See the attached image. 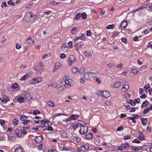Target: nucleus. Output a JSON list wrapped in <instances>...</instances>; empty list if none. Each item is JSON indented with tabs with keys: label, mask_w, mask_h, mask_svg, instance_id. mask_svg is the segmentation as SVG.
<instances>
[{
	"label": "nucleus",
	"mask_w": 152,
	"mask_h": 152,
	"mask_svg": "<svg viewBox=\"0 0 152 152\" xmlns=\"http://www.w3.org/2000/svg\"><path fill=\"white\" fill-rule=\"evenodd\" d=\"M29 118L30 117H27L25 115H21L20 119V121H24L22 122V124L24 125H26L28 123L30 122L31 121L30 120H27V118Z\"/></svg>",
	"instance_id": "f257e3e1"
},
{
	"label": "nucleus",
	"mask_w": 152,
	"mask_h": 152,
	"mask_svg": "<svg viewBox=\"0 0 152 152\" xmlns=\"http://www.w3.org/2000/svg\"><path fill=\"white\" fill-rule=\"evenodd\" d=\"M88 130V128L87 127L85 126H81L79 133L81 134H86Z\"/></svg>",
	"instance_id": "f03ea898"
},
{
	"label": "nucleus",
	"mask_w": 152,
	"mask_h": 152,
	"mask_svg": "<svg viewBox=\"0 0 152 152\" xmlns=\"http://www.w3.org/2000/svg\"><path fill=\"white\" fill-rule=\"evenodd\" d=\"M75 56L73 55H70L68 59L69 65L71 66L72 63L75 62Z\"/></svg>",
	"instance_id": "7ed1b4c3"
},
{
	"label": "nucleus",
	"mask_w": 152,
	"mask_h": 152,
	"mask_svg": "<svg viewBox=\"0 0 152 152\" xmlns=\"http://www.w3.org/2000/svg\"><path fill=\"white\" fill-rule=\"evenodd\" d=\"M24 18L26 19L27 20L30 21V20H31V19L33 18V15L30 12H28L26 13Z\"/></svg>",
	"instance_id": "20e7f679"
},
{
	"label": "nucleus",
	"mask_w": 152,
	"mask_h": 152,
	"mask_svg": "<svg viewBox=\"0 0 152 152\" xmlns=\"http://www.w3.org/2000/svg\"><path fill=\"white\" fill-rule=\"evenodd\" d=\"M15 152H23V148L21 146L19 145L15 146Z\"/></svg>",
	"instance_id": "39448f33"
},
{
	"label": "nucleus",
	"mask_w": 152,
	"mask_h": 152,
	"mask_svg": "<svg viewBox=\"0 0 152 152\" xmlns=\"http://www.w3.org/2000/svg\"><path fill=\"white\" fill-rule=\"evenodd\" d=\"M64 83L70 86H73L74 84V82L71 79H68V80L66 78V80L64 81Z\"/></svg>",
	"instance_id": "423d86ee"
},
{
	"label": "nucleus",
	"mask_w": 152,
	"mask_h": 152,
	"mask_svg": "<svg viewBox=\"0 0 152 152\" xmlns=\"http://www.w3.org/2000/svg\"><path fill=\"white\" fill-rule=\"evenodd\" d=\"M121 83L120 81H118L115 82V83L111 84L110 86L112 88H119L121 85Z\"/></svg>",
	"instance_id": "0eeeda50"
},
{
	"label": "nucleus",
	"mask_w": 152,
	"mask_h": 152,
	"mask_svg": "<svg viewBox=\"0 0 152 152\" xmlns=\"http://www.w3.org/2000/svg\"><path fill=\"white\" fill-rule=\"evenodd\" d=\"M89 145L88 144H86L81 146L80 149L82 151H85L89 149Z\"/></svg>",
	"instance_id": "6e6552de"
},
{
	"label": "nucleus",
	"mask_w": 152,
	"mask_h": 152,
	"mask_svg": "<svg viewBox=\"0 0 152 152\" xmlns=\"http://www.w3.org/2000/svg\"><path fill=\"white\" fill-rule=\"evenodd\" d=\"M72 139L75 143H77L80 140V138L77 135H73L72 136Z\"/></svg>",
	"instance_id": "1a4fd4ad"
},
{
	"label": "nucleus",
	"mask_w": 152,
	"mask_h": 152,
	"mask_svg": "<svg viewBox=\"0 0 152 152\" xmlns=\"http://www.w3.org/2000/svg\"><path fill=\"white\" fill-rule=\"evenodd\" d=\"M85 35L82 34L81 35V36L76 37L75 39H74V41L75 42L77 41L78 40L80 39L81 40H85Z\"/></svg>",
	"instance_id": "9d476101"
},
{
	"label": "nucleus",
	"mask_w": 152,
	"mask_h": 152,
	"mask_svg": "<svg viewBox=\"0 0 152 152\" xmlns=\"http://www.w3.org/2000/svg\"><path fill=\"white\" fill-rule=\"evenodd\" d=\"M42 81V79L41 78L39 77L37 78L36 79H33L32 80V84H35L36 83H37L40 82Z\"/></svg>",
	"instance_id": "9b49d317"
},
{
	"label": "nucleus",
	"mask_w": 152,
	"mask_h": 152,
	"mask_svg": "<svg viewBox=\"0 0 152 152\" xmlns=\"http://www.w3.org/2000/svg\"><path fill=\"white\" fill-rule=\"evenodd\" d=\"M127 25V22L126 20H124L121 24V27L122 29H124L126 28Z\"/></svg>",
	"instance_id": "f8f14e48"
},
{
	"label": "nucleus",
	"mask_w": 152,
	"mask_h": 152,
	"mask_svg": "<svg viewBox=\"0 0 152 152\" xmlns=\"http://www.w3.org/2000/svg\"><path fill=\"white\" fill-rule=\"evenodd\" d=\"M103 96L106 98H107L110 96V94L107 91H103Z\"/></svg>",
	"instance_id": "ddd939ff"
},
{
	"label": "nucleus",
	"mask_w": 152,
	"mask_h": 152,
	"mask_svg": "<svg viewBox=\"0 0 152 152\" xmlns=\"http://www.w3.org/2000/svg\"><path fill=\"white\" fill-rule=\"evenodd\" d=\"M43 136H40L37 137L35 138V141L38 143L40 142L43 140Z\"/></svg>",
	"instance_id": "4468645a"
},
{
	"label": "nucleus",
	"mask_w": 152,
	"mask_h": 152,
	"mask_svg": "<svg viewBox=\"0 0 152 152\" xmlns=\"http://www.w3.org/2000/svg\"><path fill=\"white\" fill-rule=\"evenodd\" d=\"M61 66V64L60 63L58 62L56 63L55 64V66L53 70V72H54L57 69H58Z\"/></svg>",
	"instance_id": "2eb2a0df"
},
{
	"label": "nucleus",
	"mask_w": 152,
	"mask_h": 152,
	"mask_svg": "<svg viewBox=\"0 0 152 152\" xmlns=\"http://www.w3.org/2000/svg\"><path fill=\"white\" fill-rule=\"evenodd\" d=\"M26 42L31 45H33L34 43V41L32 39V38L31 37H29L27 39Z\"/></svg>",
	"instance_id": "dca6fc26"
},
{
	"label": "nucleus",
	"mask_w": 152,
	"mask_h": 152,
	"mask_svg": "<svg viewBox=\"0 0 152 152\" xmlns=\"http://www.w3.org/2000/svg\"><path fill=\"white\" fill-rule=\"evenodd\" d=\"M129 88V86L128 84H125L124 85V86L122 87V88L121 89V91L123 92H126L127 89Z\"/></svg>",
	"instance_id": "f3484780"
},
{
	"label": "nucleus",
	"mask_w": 152,
	"mask_h": 152,
	"mask_svg": "<svg viewBox=\"0 0 152 152\" xmlns=\"http://www.w3.org/2000/svg\"><path fill=\"white\" fill-rule=\"evenodd\" d=\"M4 96L6 98H2L0 97V100L3 103H4L5 104L8 101L7 99L9 100V98L7 97V96L6 95H4Z\"/></svg>",
	"instance_id": "a211bd4d"
},
{
	"label": "nucleus",
	"mask_w": 152,
	"mask_h": 152,
	"mask_svg": "<svg viewBox=\"0 0 152 152\" xmlns=\"http://www.w3.org/2000/svg\"><path fill=\"white\" fill-rule=\"evenodd\" d=\"M83 76L85 79L87 80H91V78L90 77L89 73H85L83 75Z\"/></svg>",
	"instance_id": "6ab92c4d"
},
{
	"label": "nucleus",
	"mask_w": 152,
	"mask_h": 152,
	"mask_svg": "<svg viewBox=\"0 0 152 152\" xmlns=\"http://www.w3.org/2000/svg\"><path fill=\"white\" fill-rule=\"evenodd\" d=\"M138 139L140 140H145V137L144 134L141 132L139 133V135L138 137Z\"/></svg>",
	"instance_id": "aec40b11"
},
{
	"label": "nucleus",
	"mask_w": 152,
	"mask_h": 152,
	"mask_svg": "<svg viewBox=\"0 0 152 152\" xmlns=\"http://www.w3.org/2000/svg\"><path fill=\"white\" fill-rule=\"evenodd\" d=\"M93 135L91 133H89L86 135L85 138L87 140H90L92 138Z\"/></svg>",
	"instance_id": "412c9836"
},
{
	"label": "nucleus",
	"mask_w": 152,
	"mask_h": 152,
	"mask_svg": "<svg viewBox=\"0 0 152 152\" xmlns=\"http://www.w3.org/2000/svg\"><path fill=\"white\" fill-rule=\"evenodd\" d=\"M10 140L12 141L14 139H15L16 137V136L15 134H10L8 136Z\"/></svg>",
	"instance_id": "4be33fe9"
},
{
	"label": "nucleus",
	"mask_w": 152,
	"mask_h": 152,
	"mask_svg": "<svg viewBox=\"0 0 152 152\" xmlns=\"http://www.w3.org/2000/svg\"><path fill=\"white\" fill-rule=\"evenodd\" d=\"M19 121V120L18 118H14L12 121L13 125L14 126H17L18 124V122Z\"/></svg>",
	"instance_id": "5701e85b"
},
{
	"label": "nucleus",
	"mask_w": 152,
	"mask_h": 152,
	"mask_svg": "<svg viewBox=\"0 0 152 152\" xmlns=\"http://www.w3.org/2000/svg\"><path fill=\"white\" fill-rule=\"evenodd\" d=\"M141 121L142 125L143 126H145L147 122L148 119L147 118H142L141 119Z\"/></svg>",
	"instance_id": "b1692460"
},
{
	"label": "nucleus",
	"mask_w": 152,
	"mask_h": 152,
	"mask_svg": "<svg viewBox=\"0 0 152 152\" xmlns=\"http://www.w3.org/2000/svg\"><path fill=\"white\" fill-rule=\"evenodd\" d=\"M29 74L27 73L26 74L24 75L20 79V80L23 81L25 80L29 76Z\"/></svg>",
	"instance_id": "393cba45"
},
{
	"label": "nucleus",
	"mask_w": 152,
	"mask_h": 152,
	"mask_svg": "<svg viewBox=\"0 0 152 152\" xmlns=\"http://www.w3.org/2000/svg\"><path fill=\"white\" fill-rule=\"evenodd\" d=\"M18 101L20 103L25 102V99L22 97H19L18 99Z\"/></svg>",
	"instance_id": "a878e982"
},
{
	"label": "nucleus",
	"mask_w": 152,
	"mask_h": 152,
	"mask_svg": "<svg viewBox=\"0 0 152 152\" xmlns=\"http://www.w3.org/2000/svg\"><path fill=\"white\" fill-rule=\"evenodd\" d=\"M84 54L85 56L88 58H90L92 56V53L91 52L85 51L84 53Z\"/></svg>",
	"instance_id": "bb28decb"
},
{
	"label": "nucleus",
	"mask_w": 152,
	"mask_h": 152,
	"mask_svg": "<svg viewBox=\"0 0 152 152\" xmlns=\"http://www.w3.org/2000/svg\"><path fill=\"white\" fill-rule=\"evenodd\" d=\"M127 103H129L132 106H135L136 104L133 101V100L130 99H128L127 101Z\"/></svg>",
	"instance_id": "cd10ccee"
},
{
	"label": "nucleus",
	"mask_w": 152,
	"mask_h": 152,
	"mask_svg": "<svg viewBox=\"0 0 152 152\" xmlns=\"http://www.w3.org/2000/svg\"><path fill=\"white\" fill-rule=\"evenodd\" d=\"M15 133L18 137H21V134L20 133V130L19 129H16L15 131Z\"/></svg>",
	"instance_id": "c85d7f7f"
},
{
	"label": "nucleus",
	"mask_w": 152,
	"mask_h": 152,
	"mask_svg": "<svg viewBox=\"0 0 152 152\" xmlns=\"http://www.w3.org/2000/svg\"><path fill=\"white\" fill-rule=\"evenodd\" d=\"M149 104V102L147 100H145V102H143L141 106V107H144L146 106L148 104Z\"/></svg>",
	"instance_id": "c756f323"
},
{
	"label": "nucleus",
	"mask_w": 152,
	"mask_h": 152,
	"mask_svg": "<svg viewBox=\"0 0 152 152\" xmlns=\"http://www.w3.org/2000/svg\"><path fill=\"white\" fill-rule=\"evenodd\" d=\"M72 72L74 74L76 73L79 71L78 69H77L76 67H73L72 69Z\"/></svg>",
	"instance_id": "7c9ffc66"
},
{
	"label": "nucleus",
	"mask_w": 152,
	"mask_h": 152,
	"mask_svg": "<svg viewBox=\"0 0 152 152\" xmlns=\"http://www.w3.org/2000/svg\"><path fill=\"white\" fill-rule=\"evenodd\" d=\"M48 104L50 107H53L55 106L53 102L52 101H48Z\"/></svg>",
	"instance_id": "2f4dec72"
},
{
	"label": "nucleus",
	"mask_w": 152,
	"mask_h": 152,
	"mask_svg": "<svg viewBox=\"0 0 152 152\" xmlns=\"http://www.w3.org/2000/svg\"><path fill=\"white\" fill-rule=\"evenodd\" d=\"M122 147L124 148H126L129 146V145L128 143L126 142L124 143H122Z\"/></svg>",
	"instance_id": "473e14b6"
},
{
	"label": "nucleus",
	"mask_w": 152,
	"mask_h": 152,
	"mask_svg": "<svg viewBox=\"0 0 152 152\" xmlns=\"http://www.w3.org/2000/svg\"><path fill=\"white\" fill-rule=\"evenodd\" d=\"M77 29V28L76 27H74L72 28L71 31L72 33L73 34H75L76 33Z\"/></svg>",
	"instance_id": "72a5a7b5"
},
{
	"label": "nucleus",
	"mask_w": 152,
	"mask_h": 152,
	"mask_svg": "<svg viewBox=\"0 0 152 152\" xmlns=\"http://www.w3.org/2000/svg\"><path fill=\"white\" fill-rule=\"evenodd\" d=\"M49 122V121L48 120H47L45 119H44V120H42L40 122L42 124H44L45 123H48Z\"/></svg>",
	"instance_id": "f704fd0d"
},
{
	"label": "nucleus",
	"mask_w": 152,
	"mask_h": 152,
	"mask_svg": "<svg viewBox=\"0 0 152 152\" xmlns=\"http://www.w3.org/2000/svg\"><path fill=\"white\" fill-rule=\"evenodd\" d=\"M89 76L90 78H91V80L93 79V77H95V74L90 72H89Z\"/></svg>",
	"instance_id": "c9c22d12"
},
{
	"label": "nucleus",
	"mask_w": 152,
	"mask_h": 152,
	"mask_svg": "<svg viewBox=\"0 0 152 152\" xmlns=\"http://www.w3.org/2000/svg\"><path fill=\"white\" fill-rule=\"evenodd\" d=\"M81 16L82 17V18L83 19H85L87 17V15L86 13H85V12H83L81 15Z\"/></svg>",
	"instance_id": "e433bc0d"
},
{
	"label": "nucleus",
	"mask_w": 152,
	"mask_h": 152,
	"mask_svg": "<svg viewBox=\"0 0 152 152\" xmlns=\"http://www.w3.org/2000/svg\"><path fill=\"white\" fill-rule=\"evenodd\" d=\"M85 68L84 67H82L79 72L80 73H83L85 71Z\"/></svg>",
	"instance_id": "4c0bfd02"
},
{
	"label": "nucleus",
	"mask_w": 152,
	"mask_h": 152,
	"mask_svg": "<svg viewBox=\"0 0 152 152\" xmlns=\"http://www.w3.org/2000/svg\"><path fill=\"white\" fill-rule=\"evenodd\" d=\"M81 14L80 13H78L76 15V17L75 18V20H78L81 17Z\"/></svg>",
	"instance_id": "58836bf2"
},
{
	"label": "nucleus",
	"mask_w": 152,
	"mask_h": 152,
	"mask_svg": "<svg viewBox=\"0 0 152 152\" xmlns=\"http://www.w3.org/2000/svg\"><path fill=\"white\" fill-rule=\"evenodd\" d=\"M131 72L134 74H136L138 73V70L137 69H132L131 71Z\"/></svg>",
	"instance_id": "ea45409f"
},
{
	"label": "nucleus",
	"mask_w": 152,
	"mask_h": 152,
	"mask_svg": "<svg viewBox=\"0 0 152 152\" xmlns=\"http://www.w3.org/2000/svg\"><path fill=\"white\" fill-rule=\"evenodd\" d=\"M73 117V120H76L77 118H78L79 117V116L77 114H73L72 115V117Z\"/></svg>",
	"instance_id": "a19ab883"
},
{
	"label": "nucleus",
	"mask_w": 152,
	"mask_h": 152,
	"mask_svg": "<svg viewBox=\"0 0 152 152\" xmlns=\"http://www.w3.org/2000/svg\"><path fill=\"white\" fill-rule=\"evenodd\" d=\"M149 110H150L149 108L148 107H147L145 110H144L143 113L144 114H145L148 113Z\"/></svg>",
	"instance_id": "79ce46f5"
},
{
	"label": "nucleus",
	"mask_w": 152,
	"mask_h": 152,
	"mask_svg": "<svg viewBox=\"0 0 152 152\" xmlns=\"http://www.w3.org/2000/svg\"><path fill=\"white\" fill-rule=\"evenodd\" d=\"M128 118L129 119L131 120L132 121V123H136V121L134 119V118H132L131 117H129Z\"/></svg>",
	"instance_id": "37998d69"
},
{
	"label": "nucleus",
	"mask_w": 152,
	"mask_h": 152,
	"mask_svg": "<svg viewBox=\"0 0 152 152\" xmlns=\"http://www.w3.org/2000/svg\"><path fill=\"white\" fill-rule=\"evenodd\" d=\"M58 86V84L56 83H54L51 85V86H53L54 88H56Z\"/></svg>",
	"instance_id": "c03bdc74"
},
{
	"label": "nucleus",
	"mask_w": 152,
	"mask_h": 152,
	"mask_svg": "<svg viewBox=\"0 0 152 152\" xmlns=\"http://www.w3.org/2000/svg\"><path fill=\"white\" fill-rule=\"evenodd\" d=\"M7 6V3L5 1H4L2 2V4L1 5V7H6Z\"/></svg>",
	"instance_id": "a18cd8bd"
},
{
	"label": "nucleus",
	"mask_w": 152,
	"mask_h": 152,
	"mask_svg": "<svg viewBox=\"0 0 152 152\" xmlns=\"http://www.w3.org/2000/svg\"><path fill=\"white\" fill-rule=\"evenodd\" d=\"M40 111L38 110H34V115H37L38 114H40Z\"/></svg>",
	"instance_id": "49530a36"
},
{
	"label": "nucleus",
	"mask_w": 152,
	"mask_h": 152,
	"mask_svg": "<svg viewBox=\"0 0 152 152\" xmlns=\"http://www.w3.org/2000/svg\"><path fill=\"white\" fill-rule=\"evenodd\" d=\"M114 25L113 24H112L110 25H109L107 27V29H112L114 27Z\"/></svg>",
	"instance_id": "de8ad7c7"
},
{
	"label": "nucleus",
	"mask_w": 152,
	"mask_h": 152,
	"mask_svg": "<svg viewBox=\"0 0 152 152\" xmlns=\"http://www.w3.org/2000/svg\"><path fill=\"white\" fill-rule=\"evenodd\" d=\"M66 55L64 53H62L60 55V57L61 59H63L65 58Z\"/></svg>",
	"instance_id": "09e8293b"
},
{
	"label": "nucleus",
	"mask_w": 152,
	"mask_h": 152,
	"mask_svg": "<svg viewBox=\"0 0 152 152\" xmlns=\"http://www.w3.org/2000/svg\"><path fill=\"white\" fill-rule=\"evenodd\" d=\"M122 41L125 43H126L127 42V39L125 37H122L121 39Z\"/></svg>",
	"instance_id": "8fccbe9b"
},
{
	"label": "nucleus",
	"mask_w": 152,
	"mask_h": 152,
	"mask_svg": "<svg viewBox=\"0 0 152 152\" xmlns=\"http://www.w3.org/2000/svg\"><path fill=\"white\" fill-rule=\"evenodd\" d=\"M152 5H149L148 7L147 8V10L149 11L150 12H152Z\"/></svg>",
	"instance_id": "3c124183"
},
{
	"label": "nucleus",
	"mask_w": 152,
	"mask_h": 152,
	"mask_svg": "<svg viewBox=\"0 0 152 152\" xmlns=\"http://www.w3.org/2000/svg\"><path fill=\"white\" fill-rule=\"evenodd\" d=\"M68 45L69 48H72V43L71 42H69L68 43Z\"/></svg>",
	"instance_id": "603ef678"
},
{
	"label": "nucleus",
	"mask_w": 152,
	"mask_h": 152,
	"mask_svg": "<svg viewBox=\"0 0 152 152\" xmlns=\"http://www.w3.org/2000/svg\"><path fill=\"white\" fill-rule=\"evenodd\" d=\"M123 130V128L122 126H120L117 129V131H121Z\"/></svg>",
	"instance_id": "864d4df0"
},
{
	"label": "nucleus",
	"mask_w": 152,
	"mask_h": 152,
	"mask_svg": "<svg viewBox=\"0 0 152 152\" xmlns=\"http://www.w3.org/2000/svg\"><path fill=\"white\" fill-rule=\"evenodd\" d=\"M145 147V146H138L137 148L139 151L140 150H144L145 149V148H144Z\"/></svg>",
	"instance_id": "5fc2aeb1"
},
{
	"label": "nucleus",
	"mask_w": 152,
	"mask_h": 152,
	"mask_svg": "<svg viewBox=\"0 0 152 152\" xmlns=\"http://www.w3.org/2000/svg\"><path fill=\"white\" fill-rule=\"evenodd\" d=\"M85 79L84 78H81L80 80V83L82 84L84 83L85 81Z\"/></svg>",
	"instance_id": "6e6d98bb"
},
{
	"label": "nucleus",
	"mask_w": 152,
	"mask_h": 152,
	"mask_svg": "<svg viewBox=\"0 0 152 152\" xmlns=\"http://www.w3.org/2000/svg\"><path fill=\"white\" fill-rule=\"evenodd\" d=\"M44 12L45 14L48 15L51 12L50 10H44Z\"/></svg>",
	"instance_id": "4d7b16f0"
},
{
	"label": "nucleus",
	"mask_w": 152,
	"mask_h": 152,
	"mask_svg": "<svg viewBox=\"0 0 152 152\" xmlns=\"http://www.w3.org/2000/svg\"><path fill=\"white\" fill-rule=\"evenodd\" d=\"M21 132L23 134H26L27 133L26 130L25 129H23L21 130Z\"/></svg>",
	"instance_id": "13d9d810"
},
{
	"label": "nucleus",
	"mask_w": 152,
	"mask_h": 152,
	"mask_svg": "<svg viewBox=\"0 0 152 152\" xmlns=\"http://www.w3.org/2000/svg\"><path fill=\"white\" fill-rule=\"evenodd\" d=\"M107 66L110 68H111L114 66V65L112 63H110L107 64Z\"/></svg>",
	"instance_id": "bf43d9fd"
},
{
	"label": "nucleus",
	"mask_w": 152,
	"mask_h": 152,
	"mask_svg": "<svg viewBox=\"0 0 152 152\" xmlns=\"http://www.w3.org/2000/svg\"><path fill=\"white\" fill-rule=\"evenodd\" d=\"M86 33L87 35L88 36H91V33L90 30L87 31Z\"/></svg>",
	"instance_id": "052dcab7"
},
{
	"label": "nucleus",
	"mask_w": 152,
	"mask_h": 152,
	"mask_svg": "<svg viewBox=\"0 0 152 152\" xmlns=\"http://www.w3.org/2000/svg\"><path fill=\"white\" fill-rule=\"evenodd\" d=\"M18 85L16 83L13 84L12 86V88L14 89L17 88L18 87Z\"/></svg>",
	"instance_id": "680f3d73"
},
{
	"label": "nucleus",
	"mask_w": 152,
	"mask_h": 152,
	"mask_svg": "<svg viewBox=\"0 0 152 152\" xmlns=\"http://www.w3.org/2000/svg\"><path fill=\"white\" fill-rule=\"evenodd\" d=\"M16 48L17 49H19L21 48V46L20 45L17 44L16 45Z\"/></svg>",
	"instance_id": "e2e57ef3"
},
{
	"label": "nucleus",
	"mask_w": 152,
	"mask_h": 152,
	"mask_svg": "<svg viewBox=\"0 0 152 152\" xmlns=\"http://www.w3.org/2000/svg\"><path fill=\"white\" fill-rule=\"evenodd\" d=\"M5 122L4 120L1 119L0 120V124L2 126L5 123Z\"/></svg>",
	"instance_id": "0e129e2a"
},
{
	"label": "nucleus",
	"mask_w": 152,
	"mask_h": 152,
	"mask_svg": "<svg viewBox=\"0 0 152 152\" xmlns=\"http://www.w3.org/2000/svg\"><path fill=\"white\" fill-rule=\"evenodd\" d=\"M103 91H101L100 92H98V93H97V95L98 96H103Z\"/></svg>",
	"instance_id": "69168bd1"
},
{
	"label": "nucleus",
	"mask_w": 152,
	"mask_h": 152,
	"mask_svg": "<svg viewBox=\"0 0 152 152\" xmlns=\"http://www.w3.org/2000/svg\"><path fill=\"white\" fill-rule=\"evenodd\" d=\"M47 130L48 131H53V128L51 126H49L47 128Z\"/></svg>",
	"instance_id": "338daca9"
},
{
	"label": "nucleus",
	"mask_w": 152,
	"mask_h": 152,
	"mask_svg": "<svg viewBox=\"0 0 152 152\" xmlns=\"http://www.w3.org/2000/svg\"><path fill=\"white\" fill-rule=\"evenodd\" d=\"M134 102L137 103H140V100L139 98H137L134 99Z\"/></svg>",
	"instance_id": "774afa93"
}]
</instances>
